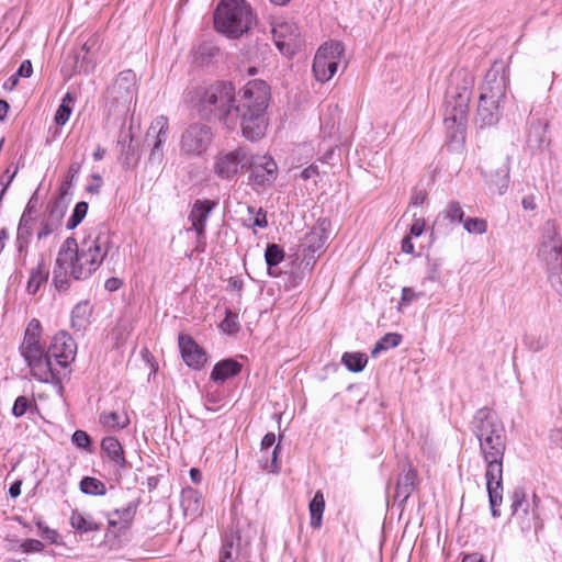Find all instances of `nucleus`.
Instances as JSON below:
<instances>
[{
	"label": "nucleus",
	"mask_w": 562,
	"mask_h": 562,
	"mask_svg": "<svg viewBox=\"0 0 562 562\" xmlns=\"http://www.w3.org/2000/svg\"><path fill=\"white\" fill-rule=\"evenodd\" d=\"M119 251L113 243L109 227L100 224L89 232L80 244L68 237L61 244L54 268V281L57 288L67 283V277L85 280L95 272L108 258Z\"/></svg>",
	"instance_id": "f257e3e1"
},
{
	"label": "nucleus",
	"mask_w": 562,
	"mask_h": 562,
	"mask_svg": "<svg viewBox=\"0 0 562 562\" xmlns=\"http://www.w3.org/2000/svg\"><path fill=\"white\" fill-rule=\"evenodd\" d=\"M471 430L477 438L481 454L486 463V488L493 517H499L498 507L503 501V459L506 450L505 427L496 413L487 407L480 408L471 423Z\"/></svg>",
	"instance_id": "f03ea898"
},
{
	"label": "nucleus",
	"mask_w": 562,
	"mask_h": 562,
	"mask_svg": "<svg viewBox=\"0 0 562 562\" xmlns=\"http://www.w3.org/2000/svg\"><path fill=\"white\" fill-rule=\"evenodd\" d=\"M42 325L33 318L26 326L24 338L20 345V353L26 362L32 376L43 383H58L59 371L54 367L52 359L61 369L75 360L77 345L72 337L61 330L52 338L47 348L41 344Z\"/></svg>",
	"instance_id": "7ed1b4c3"
},
{
	"label": "nucleus",
	"mask_w": 562,
	"mask_h": 562,
	"mask_svg": "<svg viewBox=\"0 0 562 562\" xmlns=\"http://www.w3.org/2000/svg\"><path fill=\"white\" fill-rule=\"evenodd\" d=\"M270 100V88L263 80H251L240 91L235 102L236 125L249 140H258L267 130L266 111Z\"/></svg>",
	"instance_id": "20e7f679"
},
{
	"label": "nucleus",
	"mask_w": 562,
	"mask_h": 562,
	"mask_svg": "<svg viewBox=\"0 0 562 562\" xmlns=\"http://www.w3.org/2000/svg\"><path fill=\"white\" fill-rule=\"evenodd\" d=\"M537 258L544 267L551 286L562 296V236L555 221H547L541 228Z\"/></svg>",
	"instance_id": "39448f33"
},
{
	"label": "nucleus",
	"mask_w": 562,
	"mask_h": 562,
	"mask_svg": "<svg viewBox=\"0 0 562 562\" xmlns=\"http://www.w3.org/2000/svg\"><path fill=\"white\" fill-rule=\"evenodd\" d=\"M254 23L250 5L246 0H221L214 13L215 29L228 37H238Z\"/></svg>",
	"instance_id": "423d86ee"
},
{
	"label": "nucleus",
	"mask_w": 562,
	"mask_h": 562,
	"mask_svg": "<svg viewBox=\"0 0 562 562\" xmlns=\"http://www.w3.org/2000/svg\"><path fill=\"white\" fill-rule=\"evenodd\" d=\"M235 102V87L231 82H215L200 94L201 111L213 114L229 128L236 127Z\"/></svg>",
	"instance_id": "0eeeda50"
},
{
	"label": "nucleus",
	"mask_w": 562,
	"mask_h": 562,
	"mask_svg": "<svg viewBox=\"0 0 562 562\" xmlns=\"http://www.w3.org/2000/svg\"><path fill=\"white\" fill-rule=\"evenodd\" d=\"M344 50V45L337 41L325 43L318 48L313 61V72L317 81L327 82L334 77Z\"/></svg>",
	"instance_id": "6e6552de"
},
{
	"label": "nucleus",
	"mask_w": 562,
	"mask_h": 562,
	"mask_svg": "<svg viewBox=\"0 0 562 562\" xmlns=\"http://www.w3.org/2000/svg\"><path fill=\"white\" fill-rule=\"evenodd\" d=\"M213 137V131L207 124L192 123L181 134L180 151L187 157H200L207 151Z\"/></svg>",
	"instance_id": "1a4fd4ad"
},
{
	"label": "nucleus",
	"mask_w": 562,
	"mask_h": 562,
	"mask_svg": "<svg viewBox=\"0 0 562 562\" xmlns=\"http://www.w3.org/2000/svg\"><path fill=\"white\" fill-rule=\"evenodd\" d=\"M469 101L470 97L467 91L459 92L457 95L447 100L443 122L452 137H457L458 134H463L468 121Z\"/></svg>",
	"instance_id": "9d476101"
},
{
	"label": "nucleus",
	"mask_w": 562,
	"mask_h": 562,
	"mask_svg": "<svg viewBox=\"0 0 562 562\" xmlns=\"http://www.w3.org/2000/svg\"><path fill=\"white\" fill-rule=\"evenodd\" d=\"M246 167L250 170L249 180L254 187H270L278 177L277 162L269 155L257 154L248 156Z\"/></svg>",
	"instance_id": "9b49d317"
},
{
	"label": "nucleus",
	"mask_w": 562,
	"mask_h": 562,
	"mask_svg": "<svg viewBox=\"0 0 562 562\" xmlns=\"http://www.w3.org/2000/svg\"><path fill=\"white\" fill-rule=\"evenodd\" d=\"M247 162L248 154L241 147L229 151L222 150L214 157L213 171L218 178L229 180L238 173L239 168H245Z\"/></svg>",
	"instance_id": "f8f14e48"
},
{
	"label": "nucleus",
	"mask_w": 562,
	"mask_h": 562,
	"mask_svg": "<svg viewBox=\"0 0 562 562\" xmlns=\"http://www.w3.org/2000/svg\"><path fill=\"white\" fill-rule=\"evenodd\" d=\"M506 90L507 77L505 70L502 65L495 64L485 75L480 98L501 104L506 97Z\"/></svg>",
	"instance_id": "ddd939ff"
},
{
	"label": "nucleus",
	"mask_w": 562,
	"mask_h": 562,
	"mask_svg": "<svg viewBox=\"0 0 562 562\" xmlns=\"http://www.w3.org/2000/svg\"><path fill=\"white\" fill-rule=\"evenodd\" d=\"M330 223L327 220H319L316 225L305 235L303 251L305 259H315L325 247L330 234Z\"/></svg>",
	"instance_id": "4468645a"
},
{
	"label": "nucleus",
	"mask_w": 562,
	"mask_h": 562,
	"mask_svg": "<svg viewBox=\"0 0 562 562\" xmlns=\"http://www.w3.org/2000/svg\"><path fill=\"white\" fill-rule=\"evenodd\" d=\"M215 206V202L210 200H196L190 211L189 221L191 227L188 231H194L200 238L205 234L206 222Z\"/></svg>",
	"instance_id": "2eb2a0df"
},
{
	"label": "nucleus",
	"mask_w": 562,
	"mask_h": 562,
	"mask_svg": "<svg viewBox=\"0 0 562 562\" xmlns=\"http://www.w3.org/2000/svg\"><path fill=\"white\" fill-rule=\"evenodd\" d=\"M181 356L186 364L193 369H200L206 361L205 352L188 335L178 338Z\"/></svg>",
	"instance_id": "dca6fc26"
},
{
	"label": "nucleus",
	"mask_w": 562,
	"mask_h": 562,
	"mask_svg": "<svg viewBox=\"0 0 562 562\" xmlns=\"http://www.w3.org/2000/svg\"><path fill=\"white\" fill-rule=\"evenodd\" d=\"M136 75L132 70H125L117 76L110 93L117 101L131 102L135 93Z\"/></svg>",
	"instance_id": "f3484780"
},
{
	"label": "nucleus",
	"mask_w": 562,
	"mask_h": 562,
	"mask_svg": "<svg viewBox=\"0 0 562 562\" xmlns=\"http://www.w3.org/2000/svg\"><path fill=\"white\" fill-rule=\"evenodd\" d=\"M151 133L155 135V143L150 153V159L160 161L164 156L162 146L169 134L168 119L164 115L157 116L149 127L148 135Z\"/></svg>",
	"instance_id": "a211bd4d"
},
{
	"label": "nucleus",
	"mask_w": 562,
	"mask_h": 562,
	"mask_svg": "<svg viewBox=\"0 0 562 562\" xmlns=\"http://www.w3.org/2000/svg\"><path fill=\"white\" fill-rule=\"evenodd\" d=\"M501 104L479 99V105L475 115V124L480 127L491 126L495 124L501 114Z\"/></svg>",
	"instance_id": "6ab92c4d"
},
{
	"label": "nucleus",
	"mask_w": 562,
	"mask_h": 562,
	"mask_svg": "<svg viewBox=\"0 0 562 562\" xmlns=\"http://www.w3.org/2000/svg\"><path fill=\"white\" fill-rule=\"evenodd\" d=\"M101 450L106 454L110 461L113 462L117 470L126 468L123 447L115 437L103 438L101 441Z\"/></svg>",
	"instance_id": "aec40b11"
},
{
	"label": "nucleus",
	"mask_w": 562,
	"mask_h": 562,
	"mask_svg": "<svg viewBox=\"0 0 562 562\" xmlns=\"http://www.w3.org/2000/svg\"><path fill=\"white\" fill-rule=\"evenodd\" d=\"M241 371V364L234 359H225L217 362L212 372L211 380L215 383H224L226 380L236 376Z\"/></svg>",
	"instance_id": "412c9836"
},
{
	"label": "nucleus",
	"mask_w": 562,
	"mask_h": 562,
	"mask_svg": "<svg viewBox=\"0 0 562 562\" xmlns=\"http://www.w3.org/2000/svg\"><path fill=\"white\" fill-rule=\"evenodd\" d=\"M64 214V206L61 203L56 202L52 206L48 218L42 223L36 235L37 239L42 240L53 234L58 228Z\"/></svg>",
	"instance_id": "4be33fe9"
},
{
	"label": "nucleus",
	"mask_w": 562,
	"mask_h": 562,
	"mask_svg": "<svg viewBox=\"0 0 562 562\" xmlns=\"http://www.w3.org/2000/svg\"><path fill=\"white\" fill-rule=\"evenodd\" d=\"M48 279V269L46 267L44 257L41 256L35 268L31 270L30 278L26 284L29 294H36L41 285Z\"/></svg>",
	"instance_id": "5701e85b"
},
{
	"label": "nucleus",
	"mask_w": 562,
	"mask_h": 562,
	"mask_svg": "<svg viewBox=\"0 0 562 562\" xmlns=\"http://www.w3.org/2000/svg\"><path fill=\"white\" fill-rule=\"evenodd\" d=\"M137 506L138 502H131L124 508L115 509L110 513L108 516L109 526L116 527L122 525L123 527H127L136 514Z\"/></svg>",
	"instance_id": "b1692460"
},
{
	"label": "nucleus",
	"mask_w": 562,
	"mask_h": 562,
	"mask_svg": "<svg viewBox=\"0 0 562 562\" xmlns=\"http://www.w3.org/2000/svg\"><path fill=\"white\" fill-rule=\"evenodd\" d=\"M417 477V473L414 469L409 468L405 472H403L397 480L395 496L397 498L402 497L403 501H406L415 487V481Z\"/></svg>",
	"instance_id": "393cba45"
},
{
	"label": "nucleus",
	"mask_w": 562,
	"mask_h": 562,
	"mask_svg": "<svg viewBox=\"0 0 562 562\" xmlns=\"http://www.w3.org/2000/svg\"><path fill=\"white\" fill-rule=\"evenodd\" d=\"M99 420L100 424L109 430H120L130 424L127 415L123 412H102Z\"/></svg>",
	"instance_id": "a878e982"
},
{
	"label": "nucleus",
	"mask_w": 562,
	"mask_h": 562,
	"mask_svg": "<svg viewBox=\"0 0 562 562\" xmlns=\"http://www.w3.org/2000/svg\"><path fill=\"white\" fill-rule=\"evenodd\" d=\"M32 236H33L32 228L18 227L14 244H15V248H16V252H18V260L21 263V266L26 265L29 245L31 243Z\"/></svg>",
	"instance_id": "bb28decb"
},
{
	"label": "nucleus",
	"mask_w": 562,
	"mask_h": 562,
	"mask_svg": "<svg viewBox=\"0 0 562 562\" xmlns=\"http://www.w3.org/2000/svg\"><path fill=\"white\" fill-rule=\"evenodd\" d=\"M239 551V537L226 535L220 550L218 562H235Z\"/></svg>",
	"instance_id": "cd10ccee"
},
{
	"label": "nucleus",
	"mask_w": 562,
	"mask_h": 562,
	"mask_svg": "<svg viewBox=\"0 0 562 562\" xmlns=\"http://www.w3.org/2000/svg\"><path fill=\"white\" fill-rule=\"evenodd\" d=\"M510 164L509 159L506 158L499 168L491 176V183L496 188L498 194L503 195L508 187L510 180Z\"/></svg>",
	"instance_id": "c85d7f7f"
},
{
	"label": "nucleus",
	"mask_w": 562,
	"mask_h": 562,
	"mask_svg": "<svg viewBox=\"0 0 562 562\" xmlns=\"http://www.w3.org/2000/svg\"><path fill=\"white\" fill-rule=\"evenodd\" d=\"M76 99L75 93L70 91L65 93L54 116V121L57 125L63 126L69 121Z\"/></svg>",
	"instance_id": "c756f323"
},
{
	"label": "nucleus",
	"mask_w": 562,
	"mask_h": 562,
	"mask_svg": "<svg viewBox=\"0 0 562 562\" xmlns=\"http://www.w3.org/2000/svg\"><path fill=\"white\" fill-rule=\"evenodd\" d=\"M311 527L318 529L322 526L323 513L325 510L324 494L317 491L310 502Z\"/></svg>",
	"instance_id": "7c9ffc66"
},
{
	"label": "nucleus",
	"mask_w": 562,
	"mask_h": 562,
	"mask_svg": "<svg viewBox=\"0 0 562 562\" xmlns=\"http://www.w3.org/2000/svg\"><path fill=\"white\" fill-rule=\"evenodd\" d=\"M70 525L79 532H93L100 530L101 527L92 517L85 516L79 512H72L70 516Z\"/></svg>",
	"instance_id": "2f4dec72"
},
{
	"label": "nucleus",
	"mask_w": 562,
	"mask_h": 562,
	"mask_svg": "<svg viewBox=\"0 0 562 562\" xmlns=\"http://www.w3.org/2000/svg\"><path fill=\"white\" fill-rule=\"evenodd\" d=\"M341 362L349 371L360 372L367 366L368 357L362 352H345L341 357Z\"/></svg>",
	"instance_id": "473e14b6"
},
{
	"label": "nucleus",
	"mask_w": 562,
	"mask_h": 562,
	"mask_svg": "<svg viewBox=\"0 0 562 562\" xmlns=\"http://www.w3.org/2000/svg\"><path fill=\"white\" fill-rule=\"evenodd\" d=\"M37 411V404L33 397H27L24 395H20L15 398L12 415L16 418L22 417L23 415Z\"/></svg>",
	"instance_id": "72a5a7b5"
},
{
	"label": "nucleus",
	"mask_w": 562,
	"mask_h": 562,
	"mask_svg": "<svg viewBox=\"0 0 562 562\" xmlns=\"http://www.w3.org/2000/svg\"><path fill=\"white\" fill-rule=\"evenodd\" d=\"M181 505L186 513L189 510L196 513L201 507V495L196 490L187 487L182 491Z\"/></svg>",
	"instance_id": "f704fd0d"
},
{
	"label": "nucleus",
	"mask_w": 562,
	"mask_h": 562,
	"mask_svg": "<svg viewBox=\"0 0 562 562\" xmlns=\"http://www.w3.org/2000/svg\"><path fill=\"white\" fill-rule=\"evenodd\" d=\"M80 491L88 495H104L106 493L105 484L91 476H86L80 481Z\"/></svg>",
	"instance_id": "c9c22d12"
},
{
	"label": "nucleus",
	"mask_w": 562,
	"mask_h": 562,
	"mask_svg": "<svg viewBox=\"0 0 562 562\" xmlns=\"http://www.w3.org/2000/svg\"><path fill=\"white\" fill-rule=\"evenodd\" d=\"M265 259L269 269V274L276 276L271 269L272 267L278 266L284 259V251L279 245L269 244L266 248Z\"/></svg>",
	"instance_id": "e433bc0d"
},
{
	"label": "nucleus",
	"mask_w": 562,
	"mask_h": 562,
	"mask_svg": "<svg viewBox=\"0 0 562 562\" xmlns=\"http://www.w3.org/2000/svg\"><path fill=\"white\" fill-rule=\"evenodd\" d=\"M440 215L451 224H463L464 222V212L459 202L448 203Z\"/></svg>",
	"instance_id": "4c0bfd02"
},
{
	"label": "nucleus",
	"mask_w": 562,
	"mask_h": 562,
	"mask_svg": "<svg viewBox=\"0 0 562 562\" xmlns=\"http://www.w3.org/2000/svg\"><path fill=\"white\" fill-rule=\"evenodd\" d=\"M217 53V49L210 44L200 45L193 54L194 63L198 65H206L211 61L212 57Z\"/></svg>",
	"instance_id": "58836bf2"
},
{
	"label": "nucleus",
	"mask_w": 562,
	"mask_h": 562,
	"mask_svg": "<svg viewBox=\"0 0 562 562\" xmlns=\"http://www.w3.org/2000/svg\"><path fill=\"white\" fill-rule=\"evenodd\" d=\"M88 212V203L85 201L78 202L72 211L71 216L67 221L66 227L68 229L76 228L85 218Z\"/></svg>",
	"instance_id": "ea45409f"
},
{
	"label": "nucleus",
	"mask_w": 562,
	"mask_h": 562,
	"mask_svg": "<svg viewBox=\"0 0 562 562\" xmlns=\"http://www.w3.org/2000/svg\"><path fill=\"white\" fill-rule=\"evenodd\" d=\"M82 161H71L68 168V172L66 176V179L63 181L60 187V193L61 195H65L68 193V190L71 188L72 182L78 177L80 170H81Z\"/></svg>",
	"instance_id": "a19ab883"
},
{
	"label": "nucleus",
	"mask_w": 562,
	"mask_h": 562,
	"mask_svg": "<svg viewBox=\"0 0 562 562\" xmlns=\"http://www.w3.org/2000/svg\"><path fill=\"white\" fill-rule=\"evenodd\" d=\"M463 228L469 234L483 235L487 231V223L483 218L468 217L464 218Z\"/></svg>",
	"instance_id": "79ce46f5"
},
{
	"label": "nucleus",
	"mask_w": 562,
	"mask_h": 562,
	"mask_svg": "<svg viewBox=\"0 0 562 562\" xmlns=\"http://www.w3.org/2000/svg\"><path fill=\"white\" fill-rule=\"evenodd\" d=\"M291 27L292 26L289 25L288 23H281L272 29L274 43L280 50H283L285 46L291 45L292 40H286L285 37V32H288Z\"/></svg>",
	"instance_id": "37998d69"
},
{
	"label": "nucleus",
	"mask_w": 562,
	"mask_h": 562,
	"mask_svg": "<svg viewBox=\"0 0 562 562\" xmlns=\"http://www.w3.org/2000/svg\"><path fill=\"white\" fill-rule=\"evenodd\" d=\"M522 342L525 347L532 352H538L546 346V340L541 335L536 333H526L522 337Z\"/></svg>",
	"instance_id": "c03bdc74"
},
{
	"label": "nucleus",
	"mask_w": 562,
	"mask_h": 562,
	"mask_svg": "<svg viewBox=\"0 0 562 562\" xmlns=\"http://www.w3.org/2000/svg\"><path fill=\"white\" fill-rule=\"evenodd\" d=\"M424 296H425L424 292L416 291L415 289L409 288V286H404L402 289V296H401V301L398 303V310L401 311L402 307L408 306L412 303L418 301L419 299H422Z\"/></svg>",
	"instance_id": "a18cd8bd"
},
{
	"label": "nucleus",
	"mask_w": 562,
	"mask_h": 562,
	"mask_svg": "<svg viewBox=\"0 0 562 562\" xmlns=\"http://www.w3.org/2000/svg\"><path fill=\"white\" fill-rule=\"evenodd\" d=\"M95 64H97V61L92 54H90V55L85 54L81 58H79V57L77 58L75 71L90 74L94 70Z\"/></svg>",
	"instance_id": "49530a36"
},
{
	"label": "nucleus",
	"mask_w": 562,
	"mask_h": 562,
	"mask_svg": "<svg viewBox=\"0 0 562 562\" xmlns=\"http://www.w3.org/2000/svg\"><path fill=\"white\" fill-rule=\"evenodd\" d=\"M220 327L226 334H234L238 331L239 324L237 314L232 311H226L225 318L222 321Z\"/></svg>",
	"instance_id": "de8ad7c7"
},
{
	"label": "nucleus",
	"mask_w": 562,
	"mask_h": 562,
	"mask_svg": "<svg viewBox=\"0 0 562 562\" xmlns=\"http://www.w3.org/2000/svg\"><path fill=\"white\" fill-rule=\"evenodd\" d=\"M248 213L252 216V226L259 228L268 226L267 213L261 207L256 210L254 206H248Z\"/></svg>",
	"instance_id": "09e8293b"
},
{
	"label": "nucleus",
	"mask_w": 562,
	"mask_h": 562,
	"mask_svg": "<svg viewBox=\"0 0 562 562\" xmlns=\"http://www.w3.org/2000/svg\"><path fill=\"white\" fill-rule=\"evenodd\" d=\"M525 503H526V494H525L524 490L516 488L513 492V495H512V510H513V514L514 515L517 514L518 510L522 508Z\"/></svg>",
	"instance_id": "8fccbe9b"
},
{
	"label": "nucleus",
	"mask_w": 562,
	"mask_h": 562,
	"mask_svg": "<svg viewBox=\"0 0 562 562\" xmlns=\"http://www.w3.org/2000/svg\"><path fill=\"white\" fill-rule=\"evenodd\" d=\"M71 440L78 448H88L91 442L89 435L83 430H76Z\"/></svg>",
	"instance_id": "3c124183"
},
{
	"label": "nucleus",
	"mask_w": 562,
	"mask_h": 562,
	"mask_svg": "<svg viewBox=\"0 0 562 562\" xmlns=\"http://www.w3.org/2000/svg\"><path fill=\"white\" fill-rule=\"evenodd\" d=\"M43 548V543L37 539H27L21 544V549L24 553L40 552Z\"/></svg>",
	"instance_id": "603ef678"
},
{
	"label": "nucleus",
	"mask_w": 562,
	"mask_h": 562,
	"mask_svg": "<svg viewBox=\"0 0 562 562\" xmlns=\"http://www.w3.org/2000/svg\"><path fill=\"white\" fill-rule=\"evenodd\" d=\"M381 341L382 344L389 349V348H394V347H397L401 341H402V336L400 334H396V333H389V334H385L382 338H381Z\"/></svg>",
	"instance_id": "864d4df0"
},
{
	"label": "nucleus",
	"mask_w": 562,
	"mask_h": 562,
	"mask_svg": "<svg viewBox=\"0 0 562 562\" xmlns=\"http://www.w3.org/2000/svg\"><path fill=\"white\" fill-rule=\"evenodd\" d=\"M91 180L92 182L86 188L87 192L90 194H99L103 184L102 177L99 173H93Z\"/></svg>",
	"instance_id": "5fc2aeb1"
},
{
	"label": "nucleus",
	"mask_w": 562,
	"mask_h": 562,
	"mask_svg": "<svg viewBox=\"0 0 562 562\" xmlns=\"http://www.w3.org/2000/svg\"><path fill=\"white\" fill-rule=\"evenodd\" d=\"M425 220L422 217L415 218L409 231V236L412 237H419L423 235L425 231Z\"/></svg>",
	"instance_id": "6e6d98bb"
},
{
	"label": "nucleus",
	"mask_w": 562,
	"mask_h": 562,
	"mask_svg": "<svg viewBox=\"0 0 562 562\" xmlns=\"http://www.w3.org/2000/svg\"><path fill=\"white\" fill-rule=\"evenodd\" d=\"M38 528L41 530V536L47 539L52 543H56L58 539V533L56 530L48 528L47 526H42L38 524Z\"/></svg>",
	"instance_id": "4d7b16f0"
},
{
	"label": "nucleus",
	"mask_w": 562,
	"mask_h": 562,
	"mask_svg": "<svg viewBox=\"0 0 562 562\" xmlns=\"http://www.w3.org/2000/svg\"><path fill=\"white\" fill-rule=\"evenodd\" d=\"M32 72H33L32 63L29 59H26L21 63L15 75L18 77L29 78L32 76Z\"/></svg>",
	"instance_id": "13d9d810"
},
{
	"label": "nucleus",
	"mask_w": 562,
	"mask_h": 562,
	"mask_svg": "<svg viewBox=\"0 0 562 562\" xmlns=\"http://www.w3.org/2000/svg\"><path fill=\"white\" fill-rule=\"evenodd\" d=\"M276 443V435L268 432L261 440V452L262 454L268 453L269 449Z\"/></svg>",
	"instance_id": "bf43d9fd"
},
{
	"label": "nucleus",
	"mask_w": 562,
	"mask_h": 562,
	"mask_svg": "<svg viewBox=\"0 0 562 562\" xmlns=\"http://www.w3.org/2000/svg\"><path fill=\"white\" fill-rule=\"evenodd\" d=\"M34 221L35 218L30 215V211H23L18 227L33 229Z\"/></svg>",
	"instance_id": "052dcab7"
},
{
	"label": "nucleus",
	"mask_w": 562,
	"mask_h": 562,
	"mask_svg": "<svg viewBox=\"0 0 562 562\" xmlns=\"http://www.w3.org/2000/svg\"><path fill=\"white\" fill-rule=\"evenodd\" d=\"M280 450V447L279 445H277L272 451V456H271V464L268 465V464H265L263 468L267 469L269 472L271 473H274V472H278L279 469H280V465L278 463V452Z\"/></svg>",
	"instance_id": "680f3d73"
},
{
	"label": "nucleus",
	"mask_w": 562,
	"mask_h": 562,
	"mask_svg": "<svg viewBox=\"0 0 562 562\" xmlns=\"http://www.w3.org/2000/svg\"><path fill=\"white\" fill-rule=\"evenodd\" d=\"M301 178L303 180H310V179H313L315 178L316 176H318V168L317 166H314V165H311L308 167H306L305 169H303L301 171Z\"/></svg>",
	"instance_id": "e2e57ef3"
},
{
	"label": "nucleus",
	"mask_w": 562,
	"mask_h": 562,
	"mask_svg": "<svg viewBox=\"0 0 562 562\" xmlns=\"http://www.w3.org/2000/svg\"><path fill=\"white\" fill-rule=\"evenodd\" d=\"M521 205L527 211H533L537 207L536 198L532 194L522 198Z\"/></svg>",
	"instance_id": "0e129e2a"
},
{
	"label": "nucleus",
	"mask_w": 562,
	"mask_h": 562,
	"mask_svg": "<svg viewBox=\"0 0 562 562\" xmlns=\"http://www.w3.org/2000/svg\"><path fill=\"white\" fill-rule=\"evenodd\" d=\"M462 562H486V559L483 554L479 552L464 554L462 558Z\"/></svg>",
	"instance_id": "69168bd1"
},
{
	"label": "nucleus",
	"mask_w": 562,
	"mask_h": 562,
	"mask_svg": "<svg viewBox=\"0 0 562 562\" xmlns=\"http://www.w3.org/2000/svg\"><path fill=\"white\" fill-rule=\"evenodd\" d=\"M402 251L405 254H414V244L411 236H406L402 240Z\"/></svg>",
	"instance_id": "338daca9"
},
{
	"label": "nucleus",
	"mask_w": 562,
	"mask_h": 562,
	"mask_svg": "<svg viewBox=\"0 0 562 562\" xmlns=\"http://www.w3.org/2000/svg\"><path fill=\"white\" fill-rule=\"evenodd\" d=\"M122 282L117 278H110L105 281V289L108 291H116L121 286Z\"/></svg>",
	"instance_id": "774afa93"
}]
</instances>
